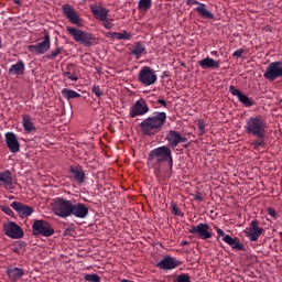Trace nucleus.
Masks as SVG:
<instances>
[{
  "mask_svg": "<svg viewBox=\"0 0 282 282\" xmlns=\"http://www.w3.org/2000/svg\"><path fill=\"white\" fill-rule=\"evenodd\" d=\"M166 124V112H155L154 116L145 118L140 123L143 135H155Z\"/></svg>",
  "mask_w": 282,
  "mask_h": 282,
  "instance_id": "nucleus-2",
  "label": "nucleus"
},
{
  "mask_svg": "<svg viewBox=\"0 0 282 282\" xmlns=\"http://www.w3.org/2000/svg\"><path fill=\"white\" fill-rule=\"evenodd\" d=\"M198 65H200L203 69H219V61H215L210 57L200 59Z\"/></svg>",
  "mask_w": 282,
  "mask_h": 282,
  "instance_id": "nucleus-27",
  "label": "nucleus"
},
{
  "mask_svg": "<svg viewBox=\"0 0 282 282\" xmlns=\"http://www.w3.org/2000/svg\"><path fill=\"white\" fill-rule=\"evenodd\" d=\"M138 80L143 87H151L158 83V74L149 66H143L138 73Z\"/></svg>",
  "mask_w": 282,
  "mask_h": 282,
  "instance_id": "nucleus-6",
  "label": "nucleus"
},
{
  "mask_svg": "<svg viewBox=\"0 0 282 282\" xmlns=\"http://www.w3.org/2000/svg\"><path fill=\"white\" fill-rule=\"evenodd\" d=\"M101 23L104 24V28H106V30H111V28H113V23L109 22V19H105L101 20Z\"/></svg>",
  "mask_w": 282,
  "mask_h": 282,
  "instance_id": "nucleus-43",
  "label": "nucleus"
},
{
  "mask_svg": "<svg viewBox=\"0 0 282 282\" xmlns=\"http://www.w3.org/2000/svg\"><path fill=\"white\" fill-rule=\"evenodd\" d=\"M66 30L76 43H83L84 45H91V43H94V35L91 33H87L74 26H67Z\"/></svg>",
  "mask_w": 282,
  "mask_h": 282,
  "instance_id": "nucleus-7",
  "label": "nucleus"
},
{
  "mask_svg": "<svg viewBox=\"0 0 282 282\" xmlns=\"http://www.w3.org/2000/svg\"><path fill=\"white\" fill-rule=\"evenodd\" d=\"M62 74L64 78H68V80H72L73 83H76L78 80V77L74 75V72H63Z\"/></svg>",
  "mask_w": 282,
  "mask_h": 282,
  "instance_id": "nucleus-37",
  "label": "nucleus"
},
{
  "mask_svg": "<svg viewBox=\"0 0 282 282\" xmlns=\"http://www.w3.org/2000/svg\"><path fill=\"white\" fill-rule=\"evenodd\" d=\"M171 213H172V215H176L177 217H182V215H184V214H182V212H180V208L177 207V204H175V203L171 204Z\"/></svg>",
  "mask_w": 282,
  "mask_h": 282,
  "instance_id": "nucleus-38",
  "label": "nucleus"
},
{
  "mask_svg": "<svg viewBox=\"0 0 282 282\" xmlns=\"http://www.w3.org/2000/svg\"><path fill=\"white\" fill-rule=\"evenodd\" d=\"M195 12H197L198 17H202V19H215V15L206 8L205 3H198V6L195 9Z\"/></svg>",
  "mask_w": 282,
  "mask_h": 282,
  "instance_id": "nucleus-30",
  "label": "nucleus"
},
{
  "mask_svg": "<svg viewBox=\"0 0 282 282\" xmlns=\"http://www.w3.org/2000/svg\"><path fill=\"white\" fill-rule=\"evenodd\" d=\"M180 265H182V261L171 256H165L161 261L156 263V268L164 271L175 270V268H180Z\"/></svg>",
  "mask_w": 282,
  "mask_h": 282,
  "instance_id": "nucleus-15",
  "label": "nucleus"
},
{
  "mask_svg": "<svg viewBox=\"0 0 282 282\" xmlns=\"http://www.w3.org/2000/svg\"><path fill=\"white\" fill-rule=\"evenodd\" d=\"M63 72H69V73L74 72V66H73V64L67 65L66 68L63 69Z\"/></svg>",
  "mask_w": 282,
  "mask_h": 282,
  "instance_id": "nucleus-48",
  "label": "nucleus"
},
{
  "mask_svg": "<svg viewBox=\"0 0 282 282\" xmlns=\"http://www.w3.org/2000/svg\"><path fill=\"white\" fill-rule=\"evenodd\" d=\"M4 140L11 153H19V151H21V144L19 143V139H17V134H14V132H7L4 134Z\"/></svg>",
  "mask_w": 282,
  "mask_h": 282,
  "instance_id": "nucleus-19",
  "label": "nucleus"
},
{
  "mask_svg": "<svg viewBox=\"0 0 282 282\" xmlns=\"http://www.w3.org/2000/svg\"><path fill=\"white\" fill-rule=\"evenodd\" d=\"M3 230L7 237L11 239H21L23 238V229L14 221H8L3 225Z\"/></svg>",
  "mask_w": 282,
  "mask_h": 282,
  "instance_id": "nucleus-14",
  "label": "nucleus"
},
{
  "mask_svg": "<svg viewBox=\"0 0 282 282\" xmlns=\"http://www.w3.org/2000/svg\"><path fill=\"white\" fill-rule=\"evenodd\" d=\"M149 113V105L144 100H138L134 102L130 110V118H137V116H144Z\"/></svg>",
  "mask_w": 282,
  "mask_h": 282,
  "instance_id": "nucleus-20",
  "label": "nucleus"
},
{
  "mask_svg": "<svg viewBox=\"0 0 282 282\" xmlns=\"http://www.w3.org/2000/svg\"><path fill=\"white\" fill-rule=\"evenodd\" d=\"M108 35L110 36V39H116L117 41H131V33H129L128 31H122L120 32H112V33H108Z\"/></svg>",
  "mask_w": 282,
  "mask_h": 282,
  "instance_id": "nucleus-32",
  "label": "nucleus"
},
{
  "mask_svg": "<svg viewBox=\"0 0 282 282\" xmlns=\"http://www.w3.org/2000/svg\"><path fill=\"white\" fill-rule=\"evenodd\" d=\"M152 6H153V0H139L138 10L147 12L148 10H151Z\"/></svg>",
  "mask_w": 282,
  "mask_h": 282,
  "instance_id": "nucleus-34",
  "label": "nucleus"
},
{
  "mask_svg": "<svg viewBox=\"0 0 282 282\" xmlns=\"http://www.w3.org/2000/svg\"><path fill=\"white\" fill-rule=\"evenodd\" d=\"M263 76L267 80H270L271 83L276 80V78H281L282 62H273V63L269 64Z\"/></svg>",
  "mask_w": 282,
  "mask_h": 282,
  "instance_id": "nucleus-11",
  "label": "nucleus"
},
{
  "mask_svg": "<svg viewBox=\"0 0 282 282\" xmlns=\"http://www.w3.org/2000/svg\"><path fill=\"white\" fill-rule=\"evenodd\" d=\"M12 172L6 170L3 172H0V186H3L4 188H11L12 187Z\"/></svg>",
  "mask_w": 282,
  "mask_h": 282,
  "instance_id": "nucleus-26",
  "label": "nucleus"
},
{
  "mask_svg": "<svg viewBox=\"0 0 282 282\" xmlns=\"http://www.w3.org/2000/svg\"><path fill=\"white\" fill-rule=\"evenodd\" d=\"M62 96H64L66 100H72L73 98H80V94L69 88H64L62 90Z\"/></svg>",
  "mask_w": 282,
  "mask_h": 282,
  "instance_id": "nucleus-33",
  "label": "nucleus"
},
{
  "mask_svg": "<svg viewBox=\"0 0 282 282\" xmlns=\"http://www.w3.org/2000/svg\"><path fill=\"white\" fill-rule=\"evenodd\" d=\"M0 210H2V213H4L6 215H9V217H14V212H12V208H10L9 206L1 205Z\"/></svg>",
  "mask_w": 282,
  "mask_h": 282,
  "instance_id": "nucleus-40",
  "label": "nucleus"
},
{
  "mask_svg": "<svg viewBox=\"0 0 282 282\" xmlns=\"http://www.w3.org/2000/svg\"><path fill=\"white\" fill-rule=\"evenodd\" d=\"M62 11L66 19H68L69 23H73V25L83 24V19H80L78 11H76V9H74V7H72L70 4H63Z\"/></svg>",
  "mask_w": 282,
  "mask_h": 282,
  "instance_id": "nucleus-12",
  "label": "nucleus"
},
{
  "mask_svg": "<svg viewBox=\"0 0 282 282\" xmlns=\"http://www.w3.org/2000/svg\"><path fill=\"white\" fill-rule=\"evenodd\" d=\"M215 229H216V232H217L218 237H223V241H225L226 237H230V235H226V232H224L221 230V228L215 227Z\"/></svg>",
  "mask_w": 282,
  "mask_h": 282,
  "instance_id": "nucleus-42",
  "label": "nucleus"
},
{
  "mask_svg": "<svg viewBox=\"0 0 282 282\" xmlns=\"http://www.w3.org/2000/svg\"><path fill=\"white\" fill-rule=\"evenodd\" d=\"M191 242L189 241H182L181 246H188Z\"/></svg>",
  "mask_w": 282,
  "mask_h": 282,
  "instance_id": "nucleus-52",
  "label": "nucleus"
},
{
  "mask_svg": "<svg viewBox=\"0 0 282 282\" xmlns=\"http://www.w3.org/2000/svg\"><path fill=\"white\" fill-rule=\"evenodd\" d=\"M176 282H191V276L186 273L180 274L176 278Z\"/></svg>",
  "mask_w": 282,
  "mask_h": 282,
  "instance_id": "nucleus-41",
  "label": "nucleus"
},
{
  "mask_svg": "<svg viewBox=\"0 0 282 282\" xmlns=\"http://www.w3.org/2000/svg\"><path fill=\"white\" fill-rule=\"evenodd\" d=\"M166 124V112H155L154 116L145 118L140 123L143 135H155Z\"/></svg>",
  "mask_w": 282,
  "mask_h": 282,
  "instance_id": "nucleus-3",
  "label": "nucleus"
},
{
  "mask_svg": "<svg viewBox=\"0 0 282 282\" xmlns=\"http://www.w3.org/2000/svg\"><path fill=\"white\" fill-rule=\"evenodd\" d=\"M33 235L35 237H52L54 228L46 220H35L32 225Z\"/></svg>",
  "mask_w": 282,
  "mask_h": 282,
  "instance_id": "nucleus-8",
  "label": "nucleus"
},
{
  "mask_svg": "<svg viewBox=\"0 0 282 282\" xmlns=\"http://www.w3.org/2000/svg\"><path fill=\"white\" fill-rule=\"evenodd\" d=\"M62 51L63 48L57 46L55 51H53L51 54L47 55L48 61H54V58H56V56H58Z\"/></svg>",
  "mask_w": 282,
  "mask_h": 282,
  "instance_id": "nucleus-39",
  "label": "nucleus"
},
{
  "mask_svg": "<svg viewBox=\"0 0 282 282\" xmlns=\"http://www.w3.org/2000/svg\"><path fill=\"white\" fill-rule=\"evenodd\" d=\"M156 102L159 105H162V107H167L166 100H164V99H158Z\"/></svg>",
  "mask_w": 282,
  "mask_h": 282,
  "instance_id": "nucleus-50",
  "label": "nucleus"
},
{
  "mask_svg": "<svg viewBox=\"0 0 282 282\" xmlns=\"http://www.w3.org/2000/svg\"><path fill=\"white\" fill-rule=\"evenodd\" d=\"M25 74V62L19 59L9 68V76H23Z\"/></svg>",
  "mask_w": 282,
  "mask_h": 282,
  "instance_id": "nucleus-24",
  "label": "nucleus"
},
{
  "mask_svg": "<svg viewBox=\"0 0 282 282\" xmlns=\"http://www.w3.org/2000/svg\"><path fill=\"white\" fill-rule=\"evenodd\" d=\"M130 54L134 56L137 61H140V58H142V55L147 54V47L143 46L141 42H135L130 48Z\"/></svg>",
  "mask_w": 282,
  "mask_h": 282,
  "instance_id": "nucleus-25",
  "label": "nucleus"
},
{
  "mask_svg": "<svg viewBox=\"0 0 282 282\" xmlns=\"http://www.w3.org/2000/svg\"><path fill=\"white\" fill-rule=\"evenodd\" d=\"M199 133H204V129H206V122L204 120H198L197 122Z\"/></svg>",
  "mask_w": 282,
  "mask_h": 282,
  "instance_id": "nucleus-45",
  "label": "nucleus"
},
{
  "mask_svg": "<svg viewBox=\"0 0 282 282\" xmlns=\"http://www.w3.org/2000/svg\"><path fill=\"white\" fill-rule=\"evenodd\" d=\"M68 173L70 174V180H74L77 184H85V170H83V166H70Z\"/></svg>",
  "mask_w": 282,
  "mask_h": 282,
  "instance_id": "nucleus-21",
  "label": "nucleus"
},
{
  "mask_svg": "<svg viewBox=\"0 0 282 282\" xmlns=\"http://www.w3.org/2000/svg\"><path fill=\"white\" fill-rule=\"evenodd\" d=\"M72 200L57 197L53 200L52 210L56 217H61L62 219H67V217H72Z\"/></svg>",
  "mask_w": 282,
  "mask_h": 282,
  "instance_id": "nucleus-5",
  "label": "nucleus"
},
{
  "mask_svg": "<svg viewBox=\"0 0 282 282\" xmlns=\"http://www.w3.org/2000/svg\"><path fill=\"white\" fill-rule=\"evenodd\" d=\"M252 147L254 149H259V147H265V142H263V141H253Z\"/></svg>",
  "mask_w": 282,
  "mask_h": 282,
  "instance_id": "nucleus-47",
  "label": "nucleus"
},
{
  "mask_svg": "<svg viewBox=\"0 0 282 282\" xmlns=\"http://www.w3.org/2000/svg\"><path fill=\"white\" fill-rule=\"evenodd\" d=\"M89 215V207L83 203H72L70 205V217L77 219H85Z\"/></svg>",
  "mask_w": 282,
  "mask_h": 282,
  "instance_id": "nucleus-17",
  "label": "nucleus"
},
{
  "mask_svg": "<svg viewBox=\"0 0 282 282\" xmlns=\"http://www.w3.org/2000/svg\"><path fill=\"white\" fill-rule=\"evenodd\" d=\"M13 252H17V254H19V248H18V247H14V248H13Z\"/></svg>",
  "mask_w": 282,
  "mask_h": 282,
  "instance_id": "nucleus-53",
  "label": "nucleus"
},
{
  "mask_svg": "<svg viewBox=\"0 0 282 282\" xmlns=\"http://www.w3.org/2000/svg\"><path fill=\"white\" fill-rule=\"evenodd\" d=\"M268 124L265 123V119L261 116L250 117L246 124L245 130L249 135H254L258 140H263L265 134L268 133L267 130Z\"/></svg>",
  "mask_w": 282,
  "mask_h": 282,
  "instance_id": "nucleus-4",
  "label": "nucleus"
},
{
  "mask_svg": "<svg viewBox=\"0 0 282 282\" xmlns=\"http://www.w3.org/2000/svg\"><path fill=\"white\" fill-rule=\"evenodd\" d=\"M173 152L169 145H162L151 150L148 155V165L155 171H160L164 162L169 163L170 169H173Z\"/></svg>",
  "mask_w": 282,
  "mask_h": 282,
  "instance_id": "nucleus-1",
  "label": "nucleus"
},
{
  "mask_svg": "<svg viewBox=\"0 0 282 282\" xmlns=\"http://www.w3.org/2000/svg\"><path fill=\"white\" fill-rule=\"evenodd\" d=\"M91 91L97 98H102V96H105V91H102L100 86L98 85H94Z\"/></svg>",
  "mask_w": 282,
  "mask_h": 282,
  "instance_id": "nucleus-36",
  "label": "nucleus"
},
{
  "mask_svg": "<svg viewBox=\"0 0 282 282\" xmlns=\"http://www.w3.org/2000/svg\"><path fill=\"white\" fill-rule=\"evenodd\" d=\"M194 199H196V202H202L204 199L202 197V193H197L196 195H194Z\"/></svg>",
  "mask_w": 282,
  "mask_h": 282,
  "instance_id": "nucleus-49",
  "label": "nucleus"
},
{
  "mask_svg": "<svg viewBox=\"0 0 282 282\" xmlns=\"http://www.w3.org/2000/svg\"><path fill=\"white\" fill-rule=\"evenodd\" d=\"M22 127L26 133H32V131H36V126H34V121L32 116L23 115L22 116Z\"/></svg>",
  "mask_w": 282,
  "mask_h": 282,
  "instance_id": "nucleus-28",
  "label": "nucleus"
},
{
  "mask_svg": "<svg viewBox=\"0 0 282 282\" xmlns=\"http://www.w3.org/2000/svg\"><path fill=\"white\" fill-rule=\"evenodd\" d=\"M14 3H18V4L21 3V0H14Z\"/></svg>",
  "mask_w": 282,
  "mask_h": 282,
  "instance_id": "nucleus-54",
  "label": "nucleus"
},
{
  "mask_svg": "<svg viewBox=\"0 0 282 282\" xmlns=\"http://www.w3.org/2000/svg\"><path fill=\"white\" fill-rule=\"evenodd\" d=\"M199 3H202V2H199V1H197V0H193V1H192V6H199Z\"/></svg>",
  "mask_w": 282,
  "mask_h": 282,
  "instance_id": "nucleus-51",
  "label": "nucleus"
},
{
  "mask_svg": "<svg viewBox=\"0 0 282 282\" xmlns=\"http://www.w3.org/2000/svg\"><path fill=\"white\" fill-rule=\"evenodd\" d=\"M84 281L87 282H100V275L93 273V274H85Z\"/></svg>",
  "mask_w": 282,
  "mask_h": 282,
  "instance_id": "nucleus-35",
  "label": "nucleus"
},
{
  "mask_svg": "<svg viewBox=\"0 0 282 282\" xmlns=\"http://www.w3.org/2000/svg\"><path fill=\"white\" fill-rule=\"evenodd\" d=\"M50 47H52V40L50 34H45L42 42L34 45H29L28 50L33 54L42 55L50 52Z\"/></svg>",
  "mask_w": 282,
  "mask_h": 282,
  "instance_id": "nucleus-10",
  "label": "nucleus"
},
{
  "mask_svg": "<svg viewBox=\"0 0 282 282\" xmlns=\"http://www.w3.org/2000/svg\"><path fill=\"white\" fill-rule=\"evenodd\" d=\"M90 11L97 21H105L109 17V10L102 6H90Z\"/></svg>",
  "mask_w": 282,
  "mask_h": 282,
  "instance_id": "nucleus-23",
  "label": "nucleus"
},
{
  "mask_svg": "<svg viewBox=\"0 0 282 282\" xmlns=\"http://www.w3.org/2000/svg\"><path fill=\"white\" fill-rule=\"evenodd\" d=\"M11 208H13L15 213H18L21 219H25L26 217H30L32 213H34V208L32 206L25 205L18 200H14L13 203H11Z\"/></svg>",
  "mask_w": 282,
  "mask_h": 282,
  "instance_id": "nucleus-18",
  "label": "nucleus"
},
{
  "mask_svg": "<svg viewBox=\"0 0 282 282\" xmlns=\"http://www.w3.org/2000/svg\"><path fill=\"white\" fill-rule=\"evenodd\" d=\"M245 52H246V50L239 48V50H237V51L234 52L232 56H234L235 58H241V57L243 56V53H245Z\"/></svg>",
  "mask_w": 282,
  "mask_h": 282,
  "instance_id": "nucleus-44",
  "label": "nucleus"
},
{
  "mask_svg": "<svg viewBox=\"0 0 282 282\" xmlns=\"http://www.w3.org/2000/svg\"><path fill=\"white\" fill-rule=\"evenodd\" d=\"M165 140L167 141V147L171 149H175L178 144L188 142V139L186 137H182L180 132L175 130H170L165 137Z\"/></svg>",
  "mask_w": 282,
  "mask_h": 282,
  "instance_id": "nucleus-16",
  "label": "nucleus"
},
{
  "mask_svg": "<svg viewBox=\"0 0 282 282\" xmlns=\"http://www.w3.org/2000/svg\"><path fill=\"white\" fill-rule=\"evenodd\" d=\"M188 232L191 235H195L196 237H198V239H210L213 237V229L210 228V226H208V224H204V223H199L196 226H192L188 229Z\"/></svg>",
  "mask_w": 282,
  "mask_h": 282,
  "instance_id": "nucleus-9",
  "label": "nucleus"
},
{
  "mask_svg": "<svg viewBox=\"0 0 282 282\" xmlns=\"http://www.w3.org/2000/svg\"><path fill=\"white\" fill-rule=\"evenodd\" d=\"M229 91L232 96H237L239 102L245 107H252V105H254L252 98L246 96L241 90L235 88V86L229 87Z\"/></svg>",
  "mask_w": 282,
  "mask_h": 282,
  "instance_id": "nucleus-22",
  "label": "nucleus"
},
{
  "mask_svg": "<svg viewBox=\"0 0 282 282\" xmlns=\"http://www.w3.org/2000/svg\"><path fill=\"white\" fill-rule=\"evenodd\" d=\"M245 232L251 241H259V237L265 232V229L259 227V220L253 219Z\"/></svg>",
  "mask_w": 282,
  "mask_h": 282,
  "instance_id": "nucleus-13",
  "label": "nucleus"
},
{
  "mask_svg": "<svg viewBox=\"0 0 282 282\" xmlns=\"http://www.w3.org/2000/svg\"><path fill=\"white\" fill-rule=\"evenodd\" d=\"M267 213H268V215H270V217H273V219H276L278 216H276V210L274 208L269 207L267 209Z\"/></svg>",
  "mask_w": 282,
  "mask_h": 282,
  "instance_id": "nucleus-46",
  "label": "nucleus"
},
{
  "mask_svg": "<svg viewBox=\"0 0 282 282\" xmlns=\"http://www.w3.org/2000/svg\"><path fill=\"white\" fill-rule=\"evenodd\" d=\"M1 43H2V40H1V37H0V50H1Z\"/></svg>",
  "mask_w": 282,
  "mask_h": 282,
  "instance_id": "nucleus-55",
  "label": "nucleus"
},
{
  "mask_svg": "<svg viewBox=\"0 0 282 282\" xmlns=\"http://www.w3.org/2000/svg\"><path fill=\"white\" fill-rule=\"evenodd\" d=\"M225 243H228L234 250H243V245L237 238L225 236Z\"/></svg>",
  "mask_w": 282,
  "mask_h": 282,
  "instance_id": "nucleus-31",
  "label": "nucleus"
},
{
  "mask_svg": "<svg viewBox=\"0 0 282 282\" xmlns=\"http://www.w3.org/2000/svg\"><path fill=\"white\" fill-rule=\"evenodd\" d=\"M7 274L12 281H19L20 279H23L25 271L19 267H13L7 270Z\"/></svg>",
  "mask_w": 282,
  "mask_h": 282,
  "instance_id": "nucleus-29",
  "label": "nucleus"
}]
</instances>
